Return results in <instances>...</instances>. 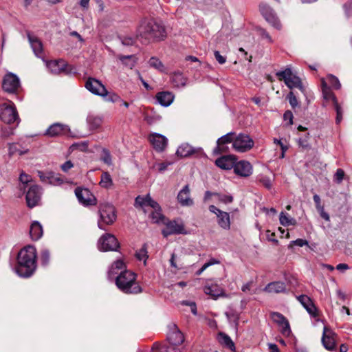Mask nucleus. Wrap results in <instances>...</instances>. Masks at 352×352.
Here are the masks:
<instances>
[{
  "instance_id": "obj_1",
  "label": "nucleus",
  "mask_w": 352,
  "mask_h": 352,
  "mask_svg": "<svg viewBox=\"0 0 352 352\" xmlns=\"http://www.w3.org/2000/svg\"><path fill=\"white\" fill-rule=\"evenodd\" d=\"M166 36L164 26L153 19H144L137 30V37L143 43L163 40Z\"/></svg>"
},
{
  "instance_id": "obj_2",
  "label": "nucleus",
  "mask_w": 352,
  "mask_h": 352,
  "mask_svg": "<svg viewBox=\"0 0 352 352\" xmlns=\"http://www.w3.org/2000/svg\"><path fill=\"white\" fill-rule=\"evenodd\" d=\"M36 252L34 246L28 245L18 254L16 274L21 277L30 276L36 269Z\"/></svg>"
},
{
  "instance_id": "obj_3",
  "label": "nucleus",
  "mask_w": 352,
  "mask_h": 352,
  "mask_svg": "<svg viewBox=\"0 0 352 352\" xmlns=\"http://www.w3.org/2000/svg\"><path fill=\"white\" fill-rule=\"evenodd\" d=\"M117 287L125 294H139L141 287L136 282V274L131 270L124 271L116 277Z\"/></svg>"
},
{
  "instance_id": "obj_4",
  "label": "nucleus",
  "mask_w": 352,
  "mask_h": 352,
  "mask_svg": "<svg viewBox=\"0 0 352 352\" xmlns=\"http://www.w3.org/2000/svg\"><path fill=\"white\" fill-rule=\"evenodd\" d=\"M99 214L100 219L98 222V226L101 230H105L104 226L113 224L117 217L114 206L109 203L100 204Z\"/></svg>"
},
{
  "instance_id": "obj_5",
  "label": "nucleus",
  "mask_w": 352,
  "mask_h": 352,
  "mask_svg": "<svg viewBox=\"0 0 352 352\" xmlns=\"http://www.w3.org/2000/svg\"><path fill=\"white\" fill-rule=\"evenodd\" d=\"M276 76L280 80H284L285 85L289 89L298 88L301 91L303 90L300 78L295 75L290 68H286L283 71L278 72Z\"/></svg>"
},
{
  "instance_id": "obj_6",
  "label": "nucleus",
  "mask_w": 352,
  "mask_h": 352,
  "mask_svg": "<svg viewBox=\"0 0 352 352\" xmlns=\"http://www.w3.org/2000/svg\"><path fill=\"white\" fill-rule=\"evenodd\" d=\"M0 118L3 122L8 124L19 123V118L15 106L12 102L8 104L3 103L1 105Z\"/></svg>"
},
{
  "instance_id": "obj_7",
  "label": "nucleus",
  "mask_w": 352,
  "mask_h": 352,
  "mask_svg": "<svg viewBox=\"0 0 352 352\" xmlns=\"http://www.w3.org/2000/svg\"><path fill=\"white\" fill-rule=\"evenodd\" d=\"M253 140L247 134L239 133L235 135L232 147L239 153H245L250 151L254 146Z\"/></svg>"
},
{
  "instance_id": "obj_8",
  "label": "nucleus",
  "mask_w": 352,
  "mask_h": 352,
  "mask_svg": "<svg viewBox=\"0 0 352 352\" xmlns=\"http://www.w3.org/2000/svg\"><path fill=\"white\" fill-rule=\"evenodd\" d=\"M119 247L117 239L111 234H103L98 242V248L102 252L117 251Z\"/></svg>"
},
{
  "instance_id": "obj_9",
  "label": "nucleus",
  "mask_w": 352,
  "mask_h": 352,
  "mask_svg": "<svg viewBox=\"0 0 352 352\" xmlns=\"http://www.w3.org/2000/svg\"><path fill=\"white\" fill-rule=\"evenodd\" d=\"M259 10L265 19L277 30L281 28V23L274 10L267 3H261L259 5Z\"/></svg>"
},
{
  "instance_id": "obj_10",
  "label": "nucleus",
  "mask_w": 352,
  "mask_h": 352,
  "mask_svg": "<svg viewBox=\"0 0 352 352\" xmlns=\"http://www.w3.org/2000/svg\"><path fill=\"white\" fill-rule=\"evenodd\" d=\"M209 210L216 215L217 224L221 228L225 230L230 229L231 221L228 212L219 209L214 205L209 206Z\"/></svg>"
},
{
  "instance_id": "obj_11",
  "label": "nucleus",
  "mask_w": 352,
  "mask_h": 352,
  "mask_svg": "<svg viewBox=\"0 0 352 352\" xmlns=\"http://www.w3.org/2000/svg\"><path fill=\"white\" fill-rule=\"evenodd\" d=\"M19 87L20 80L19 77L12 72H8L3 78V89L8 93L14 94L18 91Z\"/></svg>"
},
{
  "instance_id": "obj_12",
  "label": "nucleus",
  "mask_w": 352,
  "mask_h": 352,
  "mask_svg": "<svg viewBox=\"0 0 352 352\" xmlns=\"http://www.w3.org/2000/svg\"><path fill=\"white\" fill-rule=\"evenodd\" d=\"M164 224L166 228L162 232L164 237L171 234H186L184 223L180 220L165 221Z\"/></svg>"
},
{
  "instance_id": "obj_13",
  "label": "nucleus",
  "mask_w": 352,
  "mask_h": 352,
  "mask_svg": "<svg viewBox=\"0 0 352 352\" xmlns=\"http://www.w3.org/2000/svg\"><path fill=\"white\" fill-rule=\"evenodd\" d=\"M85 87L94 95L105 97L108 94V91L105 86L98 80L94 78H89L85 83Z\"/></svg>"
},
{
  "instance_id": "obj_14",
  "label": "nucleus",
  "mask_w": 352,
  "mask_h": 352,
  "mask_svg": "<svg viewBox=\"0 0 352 352\" xmlns=\"http://www.w3.org/2000/svg\"><path fill=\"white\" fill-rule=\"evenodd\" d=\"M75 195L79 202L84 206H94L97 204L96 198L87 188H77Z\"/></svg>"
},
{
  "instance_id": "obj_15",
  "label": "nucleus",
  "mask_w": 352,
  "mask_h": 352,
  "mask_svg": "<svg viewBox=\"0 0 352 352\" xmlns=\"http://www.w3.org/2000/svg\"><path fill=\"white\" fill-rule=\"evenodd\" d=\"M42 194L41 188L38 185L31 186L26 193V201L29 208H34L38 204Z\"/></svg>"
},
{
  "instance_id": "obj_16",
  "label": "nucleus",
  "mask_w": 352,
  "mask_h": 352,
  "mask_svg": "<svg viewBox=\"0 0 352 352\" xmlns=\"http://www.w3.org/2000/svg\"><path fill=\"white\" fill-rule=\"evenodd\" d=\"M38 176L42 182L53 186H60L65 182L64 179L60 174L52 171H38Z\"/></svg>"
},
{
  "instance_id": "obj_17",
  "label": "nucleus",
  "mask_w": 352,
  "mask_h": 352,
  "mask_svg": "<svg viewBox=\"0 0 352 352\" xmlns=\"http://www.w3.org/2000/svg\"><path fill=\"white\" fill-rule=\"evenodd\" d=\"M271 318L274 322L276 323L284 336H289L292 333L289 321L281 314L273 312L271 314Z\"/></svg>"
},
{
  "instance_id": "obj_18",
  "label": "nucleus",
  "mask_w": 352,
  "mask_h": 352,
  "mask_svg": "<svg viewBox=\"0 0 352 352\" xmlns=\"http://www.w3.org/2000/svg\"><path fill=\"white\" fill-rule=\"evenodd\" d=\"M336 333L329 329L327 327H324L323 333L322 336V342L324 347L330 351H334L336 349Z\"/></svg>"
},
{
  "instance_id": "obj_19",
  "label": "nucleus",
  "mask_w": 352,
  "mask_h": 352,
  "mask_svg": "<svg viewBox=\"0 0 352 352\" xmlns=\"http://www.w3.org/2000/svg\"><path fill=\"white\" fill-rule=\"evenodd\" d=\"M148 140L153 148L158 152L163 151L168 144V139L164 135L157 133L150 134Z\"/></svg>"
},
{
  "instance_id": "obj_20",
  "label": "nucleus",
  "mask_w": 352,
  "mask_h": 352,
  "mask_svg": "<svg viewBox=\"0 0 352 352\" xmlns=\"http://www.w3.org/2000/svg\"><path fill=\"white\" fill-rule=\"evenodd\" d=\"M233 169L235 174L243 177H249L253 170L252 164L245 160L236 161Z\"/></svg>"
},
{
  "instance_id": "obj_21",
  "label": "nucleus",
  "mask_w": 352,
  "mask_h": 352,
  "mask_svg": "<svg viewBox=\"0 0 352 352\" xmlns=\"http://www.w3.org/2000/svg\"><path fill=\"white\" fill-rule=\"evenodd\" d=\"M124 261L118 258L109 266L107 275L109 279H116V277L124 271H128Z\"/></svg>"
},
{
  "instance_id": "obj_22",
  "label": "nucleus",
  "mask_w": 352,
  "mask_h": 352,
  "mask_svg": "<svg viewBox=\"0 0 352 352\" xmlns=\"http://www.w3.org/2000/svg\"><path fill=\"white\" fill-rule=\"evenodd\" d=\"M177 201L182 206H191L193 199L190 197V190L188 185L184 186L177 195Z\"/></svg>"
},
{
  "instance_id": "obj_23",
  "label": "nucleus",
  "mask_w": 352,
  "mask_h": 352,
  "mask_svg": "<svg viewBox=\"0 0 352 352\" xmlns=\"http://www.w3.org/2000/svg\"><path fill=\"white\" fill-rule=\"evenodd\" d=\"M69 131V128L68 126L60 123H54L49 126L45 135L50 137L59 136L67 133Z\"/></svg>"
},
{
  "instance_id": "obj_24",
  "label": "nucleus",
  "mask_w": 352,
  "mask_h": 352,
  "mask_svg": "<svg viewBox=\"0 0 352 352\" xmlns=\"http://www.w3.org/2000/svg\"><path fill=\"white\" fill-rule=\"evenodd\" d=\"M135 205L136 207L140 206L146 211V207H150L153 210L159 208L160 206L157 202L154 201L149 195L146 197L138 196L135 199Z\"/></svg>"
},
{
  "instance_id": "obj_25",
  "label": "nucleus",
  "mask_w": 352,
  "mask_h": 352,
  "mask_svg": "<svg viewBox=\"0 0 352 352\" xmlns=\"http://www.w3.org/2000/svg\"><path fill=\"white\" fill-rule=\"evenodd\" d=\"M155 99L159 104L167 107L173 102L175 96L170 91H160L156 94Z\"/></svg>"
},
{
  "instance_id": "obj_26",
  "label": "nucleus",
  "mask_w": 352,
  "mask_h": 352,
  "mask_svg": "<svg viewBox=\"0 0 352 352\" xmlns=\"http://www.w3.org/2000/svg\"><path fill=\"white\" fill-rule=\"evenodd\" d=\"M236 159L234 155H225L218 158L215 164L219 168L224 170H230L234 168Z\"/></svg>"
},
{
  "instance_id": "obj_27",
  "label": "nucleus",
  "mask_w": 352,
  "mask_h": 352,
  "mask_svg": "<svg viewBox=\"0 0 352 352\" xmlns=\"http://www.w3.org/2000/svg\"><path fill=\"white\" fill-rule=\"evenodd\" d=\"M298 300L311 316H317V309L309 297L306 295H300L298 296Z\"/></svg>"
},
{
  "instance_id": "obj_28",
  "label": "nucleus",
  "mask_w": 352,
  "mask_h": 352,
  "mask_svg": "<svg viewBox=\"0 0 352 352\" xmlns=\"http://www.w3.org/2000/svg\"><path fill=\"white\" fill-rule=\"evenodd\" d=\"M46 66L52 74H59L65 70L66 63L63 60L46 61Z\"/></svg>"
},
{
  "instance_id": "obj_29",
  "label": "nucleus",
  "mask_w": 352,
  "mask_h": 352,
  "mask_svg": "<svg viewBox=\"0 0 352 352\" xmlns=\"http://www.w3.org/2000/svg\"><path fill=\"white\" fill-rule=\"evenodd\" d=\"M235 133L232 132L228 133L227 134L221 136L217 141V148L214 149L215 152H223L226 150L224 146L225 144L234 142Z\"/></svg>"
},
{
  "instance_id": "obj_30",
  "label": "nucleus",
  "mask_w": 352,
  "mask_h": 352,
  "mask_svg": "<svg viewBox=\"0 0 352 352\" xmlns=\"http://www.w3.org/2000/svg\"><path fill=\"white\" fill-rule=\"evenodd\" d=\"M263 290L268 293H282L286 291V285L282 281H275L267 285Z\"/></svg>"
},
{
  "instance_id": "obj_31",
  "label": "nucleus",
  "mask_w": 352,
  "mask_h": 352,
  "mask_svg": "<svg viewBox=\"0 0 352 352\" xmlns=\"http://www.w3.org/2000/svg\"><path fill=\"white\" fill-rule=\"evenodd\" d=\"M196 152V149L187 143L182 144L177 149L176 154L180 157H187Z\"/></svg>"
},
{
  "instance_id": "obj_32",
  "label": "nucleus",
  "mask_w": 352,
  "mask_h": 352,
  "mask_svg": "<svg viewBox=\"0 0 352 352\" xmlns=\"http://www.w3.org/2000/svg\"><path fill=\"white\" fill-rule=\"evenodd\" d=\"M28 40L35 55L37 57H41L43 52V45L41 41L30 34H28Z\"/></svg>"
},
{
  "instance_id": "obj_33",
  "label": "nucleus",
  "mask_w": 352,
  "mask_h": 352,
  "mask_svg": "<svg viewBox=\"0 0 352 352\" xmlns=\"http://www.w3.org/2000/svg\"><path fill=\"white\" fill-rule=\"evenodd\" d=\"M43 227L38 221H34L30 230V234L33 240H38L43 236Z\"/></svg>"
},
{
  "instance_id": "obj_34",
  "label": "nucleus",
  "mask_w": 352,
  "mask_h": 352,
  "mask_svg": "<svg viewBox=\"0 0 352 352\" xmlns=\"http://www.w3.org/2000/svg\"><path fill=\"white\" fill-rule=\"evenodd\" d=\"M204 291L206 294L211 296L214 299L223 296V291L222 288L217 284L212 285L210 286H205Z\"/></svg>"
},
{
  "instance_id": "obj_35",
  "label": "nucleus",
  "mask_w": 352,
  "mask_h": 352,
  "mask_svg": "<svg viewBox=\"0 0 352 352\" xmlns=\"http://www.w3.org/2000/svg\"><path fill=\"white\" fill-rule=\"evenodd\" d=\"M322 91L323 98L325 100H331L333 101L334 105H336V104H338L335 95L333 94V92L331 91L330 88L327 86V84L324 79L322 80Z\"/></svg>"
},
{
  "instance_id": "obj_36",
  "label": "nucleus",
  "mask_w": 352,
  "mask_h": 352,
  "mask_svg": "<svg viewBox=\"0 0 352 352\" xmlns=\"http://www.w3.org/2000/svg\"><path fill=\"white\" fill-rule=\"evenodd\" d=\"M168 339L170 343L173 345L181 344L184 340L182 333L177 329L169 333L168 336Z\"/></svg>"
},
{
  "instance_id": "obj_37",
  "label": "nucleus",
  "mask_w": 352,
  "mask_h": 352,
  "mask_svg": "<svg viewBox=\"0 0 352 352\" xmlns=\"http://www.w3.org/2000/svg\"><path fill=\"white\" fill-rule=\"evenodd\" d=\"M118 58L124 65L130 69H132L137 63V58L135 55H119Z\"/></svg>"
},
{
  "instance_id": "obj_38",
  "label": "nucleus",
  "mask_w": 352,
  "mask_h": 352,
  "mask_svg": "<svg viewBox=\"0 0 352 352\" xmlns=\"http://www.w3.org/2000/svg\"><path fill=\"white\" fill-rule=\"evenodd\" d=\"M172 80L174 85L177 87H183L186 86L187 83V78L179 72H176L173 74Z\"/></svg>"
},
{
  "instance_id": "obj_39",
  "label": "nucleus",
  "mask_w": 352,
  "mask_h": 352,
  "mask_svg": "<svg viewBox=\"0 0 352 352\" xmlns=\"http://www.w3.org/2000/svg\"><path fill=\"white\" fill-rule=\"evenodd\" d=\"M100 186L104 188H110L113 186V180L108 172H103L101 175Z\"/></svg>"
},
{
  "instance_id": "obj_40",
  "label": "nucleus",
  "mask_w": 352,
  "mask_h": 352,
  "mask_svg": "<svg viewBox=\"0 0 352 352\" xmlns=\"http://www.w3.org/2000/svg\"><path fill=\"white\" fill-rule=\"evenodd\" d=\"M87 122L91 129L96 130L102 125V118L100 116H89L87 118Z\"/></svg>"
},
{
  "instance_id": "obj_41",
  "label": "nucleus",
  "mask_w": 352,
  "mask_h": 352,
  "mask_svg": "<svg viewBox=\"0 0 352 352\" xmlns=\"http://www.w3.org/2000/svg\"><path fill=\"white\" fill-rule=\"evenodd\" d=\"M280 223L283 226H295L296 220L289 217L287 214L281 212L279 217Z\"/></svg>"
},
{
  "instance_id": "obj_42",
  "label": "nucleus",
  "mask_w": 352,
  "mask_h": 352,
  "mask_svg": "<svg viewBox=\"0 0 352 352\" xmlns=\"http://www.w3.org/2000/svg\"><path fill=\"white\" fill-rule=\"evenodd\" d=\"M219 342L226 346L228 348L234 351L235 349L234 344L231 338L226 334L220 333L219 334Z\"/></svg>"
},
{
  "instance_id": "obj_43",
  "label": "nucleus",
  "mask_w": 352,
  "mask_h": 352,
  "mask_svg": "<svg viewBox=\"0 0 352 352\" xmlns=\"http://www.w3.org/2000/svg\"><path fill=\"white\" fill-rule=\"evenodd\" d=\"M151 218L153 223H160L165 221L164 217L162 214L161 208L153 209V211L151 214Z\"/></svg>"
},
{
  "instance_id": "obj_44",
  "label": "nucleus",
  "mask_w": 352,
  "mask_h": 352,
  "mask_svg": "<svg viewBox=\"0 0 352 352\" xmlns=\"http://www.w3.org/2000/svg\"><path fill=\"white\" fill-rule=\"evenodd\" d=\"M148 65L150 67L157 69L160 72H164L165 67L162 61L157 57H151L148 60Z\"/></svg>"
},
{
  "instance_id": "obj_45",
  "label": "nucleus",
  "mask_w": 352,
  "mask_h": 352,
  "mask_svg": "<svg viewBox=\"0 0 352 352\" xmlns=\"http://www.w3.org/2000/svg\"><path fill=\"white\" fill-rule=\"evenodd\" d=\"M135 256L138 260L140 261H143L144 265L146 264V260L148 257L147 248L146 245H144L142 248H140L135 254Z\"/></svg>"
},
{
  "instance_id": "obj_46",
  "label": "nucleus",
  "mask_w": 352,
  "mask_h": 352,
  "mask_svg": "<svg viewBox=\"0 0 352 352\" xmlns=\"http://www.w3.org/2000/svg\"><path fill=\"white\" fill-rule=\"evenodd\" d=\"M326 82H329L331 87L336 89H339L341 87V84L337 77L333 75H329L327 76Z\"/></svg>"
},
{
  "instance_id": "obj_47",
  "label": "nucleus",
  "mask_w": 352,
  "mask_h": 352,
  "mask_svg": "<svg viewBox=\"0 0 352 352\" xmlns=\"http://www.w3.org/2000/svg\"><path fill=\"white\" fill-rule=\"evenodd\" d=\"M214 197L217 198V199L225 204H230L232 202L233 197L231 195L229 194H221V193H214Z\"/></svg>"
},
{
  "instance_id": "obj_48",
  "label": "nucleus",
  "mask_w": 352,
  "mask_h": 352,
  "mask_svg": "<svg viewBox=\"0 0 352 352\" xmlns=\"http://www.w3.org/2000/svg\"><path fill=\"white\" fill-rule=\"evenodd\" d=\"M19 181L21 183L20 188L21 190H25L26 185L32 181V177L30 175L22 172L19 176Z\"/></svg>"
},
{
  "instance_id": "obj_49",
  "label": "nucleus",
  "mask_w": 352,
  "mask_h": 352,
  "mask_svg": "<svg viewBox=\"0 0 352 352\" xmlns=\"http://www.w3.org/2000/svg\"><path fill=\"white\" fill-rule=\"evenodd\" d=\"M309 134L307 133L304 136L300 138L298 140V145L303 148H309L310 145L309 144Z\"/></svg>"
},
{
  "instance_id": "obj_50",
  "label": "nucleus",
  "mask_w": 352,
  "mask_h": 352,
  "mask_svg": "<svg viewBox=\"0 0 352 352\" xmlns=\"http://www.w3.org/2000/svg\"><path fill=\"white\" fill-rule=\"evenodd\" d=\"M219 261L215 259V258H211L209 260L208 262L206 263L200 270H199L197 272V275H201L204 271H205L208 267L212 265H214V264H219Z\"/></svg>"
},
{
  "instance_id": "obj_51",
  "label": "nucleus",
  "mask_w": 352,
  "mask_h": 352,
  "mask_svg": "<svg viewBox=\"0 0 352 352\" xmlns=\"http://www.w3.org/2000/svg\"><path fill=\"white\" fill-rule=\"evenodd\" d=\"M259 182L267 189H271L272 186V179L270 177L261 175Z\"/></svg>"
},
{
  "instance_id": "obj_52",
  "label": "nucleus",
  "mask_w": 352,
  "mask_h": 352,
  "mask_svg": "<svg viewBox=\"0 0 352 352\" xmlns=\"http://www.w3.org/2000/svg\"><path fill=\"white\" fill-rule=\"evenodd\" d=\"M106 97H107L106 99L107 101L111 102L113 103L119 102V101H121L120 96L116 93H109L108 92V94Z\"/></svg>"
},
{
  "instance_id": "obj_53",
  "label": "nucleus",
  "mask_w": 352,
  "mask_h": 352,
  "mask_svg": "<svg viewBox=\"0 0 352 352\" xmlns=\"http://www.w3.org/2000/svg\"><path fill=\"white\" fill-rule=\"evenodd\" d=\"M101 160L107 165L111 164V157L109 152L107 149L102 150V156L101 157Z\"/></svg>"
},
{
  "instance_id": "obj_54",
  "label": "nucleus",
  "mask_w": 352,
  "mask_h": 352,
  "mask_svg": "<svg viewBox=\"0 0 352 352\" xmlns=\"http://www.w3.org/2000/svg\"><path fill=\"white\" fill-rule=\"evenodd\" d=\"M344 177V172L342 169L338 168L334 175V181L338 184L342 182Z\"/></svg>"
},
{
  "instance_id": "obj_55",
  "label": "nucleus",
  "mask_w": 352,
  "mask_h": 352,
  "mask_svg": "<svg viewBox=\"0 0 352 352\" xmlns=\"http://www.w3.org/2000/svg\"><path fill=\"white\" fill-rule=\"evenodd\" d=\"M41 263L43 265H46L50 261V252L47 250H44L41 252Z\"/></svg>"
},
{
  "instance_id": "obj_56",
  "label": "nucleus",
  "mask_w": 352,
  "mask_h": 352,
  "mask_svg": "<svg viewBox=\"0 0 352 352\" xmlns=\"http://www.w3.org/2000/svg\"><path fill=\"white\" fill-rule=\"evenodd\" d=\"M287 98L289 100V102L290 105L293 108L298 106V100L292 91H290L289 93V94L287 96Z\"/></svg>"
},
{
  "instance_id": "obj_57",
  "label": "nucleus",
  "mask_w": 352,
  "mask_h": 352,
  "mask_svg": "<svg viewBox=\"0 0 352 352\" xmlns=\"http://www.w3.org/2000/svg\"><path fill=\"white\" fill-rule=\"evenodd\" d=\"M182 304L184 305L189 306L190 307L191 312L195 316H196L197 314V306H196V304L195 302L184 300V301H182Z\"/></svg>"
},
{
  "instance_id": "obj_58",
  "label": "nucleus",
  "mask_w": 352,
  "mask_h": 352,
  "mask_svg": "<svg viewBox=\"0 0 352 352\" xmlns=\"http://www.w3.org/2000/svg\"><path fill=\"white\" fill-rule=\"evenodd\" d=\"M334 107H335V109L336 111V114H337L336 115V123L339 124L342 119V110L339 104H336V105H334Z\"/></svg>"
},
{
  "instance_id": "obj_59",
  "label": "nucleus",
  "mask_w": 352,
  "mask_h": 352,
  "mask_svg": "<svg viewBox=\"0 0 352 352\" xmlns=\"http://www.w3.org/2000/svg\"><path fill=\"white\" fill-rule=\"evenodd\" d=\"M344 9L347 16L352 15V0H349L344 5Z\"/></svg>"
},
{
  "instance_id": "obj_60",
  "label": "nucleus",
  "mask_w": 352,
  "mask_h": 352,
  "mask_svg": "<svg viewBox=\"0 0 352 352\" xmlns=\"http://www.w3.org/2000/svg\"><path fill=\"white\" fill-rule=\"evenodd\" d=\"M214 55L215 59L219 64L223 65L226 62V58L225 56L221 55L220 52L219 51H217V50L214 51Z\"/></svg>"
},
{
  "instance_id": "obj_61",
  "label": "nucleus",
  "mask_w": 352,
  "mask_h": 352,
  "mask_svg": "<svg viewBox=\"0 0 352 352\" xmlns=\"http://www.w3.org/2000/svg\"><path fill=\"white\" fill-rule=\"evenodd\" d=\"M293 114L290 111H286L283 115V119L285 121H288V124L292 125L293 124Z\"/></svg>"
},
{
  "instance_id": "obj_62",
  "label": "nucleus",
  "mask_w": 352,
  "mask_h": 352,
  "mask_svg": "<svg viewBox=\"0 0 352 352\" xmlns=\"http://www.w3.org/2000/svg\"><path fill=\"white\" fill-rule=\"evenodd\" d=\"M73 167H74V164L70 160L65 162L60 166L61 170L65 173H67L69 170H70Z\"/></svg>"
},
{
  "instance_id": "obj_63",
  "label": "nucleus",
  "mask_w": 352,
  "mask_h": 352,
  "mask_svg": "<svg viewBox=\"0 0 352 352\" xmlns=\"http://www.w3.org/2000/svg\"><path fill=\"white\" fill-rule=\"evenodd\" d=\"M176 258H177L176 255L175 254H172L170 259V266L176 270L182 269V266H179L177 265Z\"/></svg>"
},
{
  "instance_id": "obj_64",
  "label": "nucleus",
  "mask_w": 352,
  "mask_h": 352,
  "mask_svg": "<svg viewBox=\"0 0 352 352\" xmlns=\"http://www.w3.org/2000/svg\"><path fill=\"white\" fill-rule=\"evenodd\" d=\"M313 199L316 204V208L318 210L324 208V206L321 204L320 197L318 195H314L313 197Z\"/></svg>"
}]
</instances>
